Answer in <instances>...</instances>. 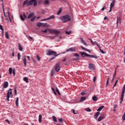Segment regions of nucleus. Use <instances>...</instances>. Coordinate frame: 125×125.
Listing matches in <instances>:
<instances>
[{
	"label": "nucleus",
	"instance_id": "obj_23",
	"mask_svg": "<svg viewBox=\"0 0 125 125\" xmlns=\"http://www.w3.org/2000/svg\"><path fill=\"white\" fill-rule=\"evenodd\" d=\"M5 36L6 39H7L8 40L9 39V33H8V32L7 31L5 33Z\"/></svg>",
	"mask_w": 125,
	"mask_h": 125
},
{
	"label": "nucleus",
	"instance_id": "obj_25",
	"mask_svg": "<svg viewBox=\"0 0 125 125\" xmlns=\"http://www.w3.org/2000/svg\"><path fill=\"white\" fill-rule=\"evenodd\" d=\"M19 49L20 51H22L23 48L22 47V45L21 43H19Z\"/></svg>",
	"mask_w": 125,
	"mask_h": 125
},
{
	"label": "nucleus",
	"instance_id": "obj_46",
	"mask_svg": "<svg viewBox=\"0 0 125 125\" xmlns=\"http://www.w3.org/2000/svg\"><path fill=\"white\" fill-rule=\"evenodd\" d=\"M7 13H8V15L9 16V19L10 20V14L9 13V10H8Z\"/></svg>",
	"mask_w": 125,
	"mask_h": 125
},
{
	"label": "nucleus",
	"instance_id": "obj_43",
	"mask_svg": "<svg viewBox=\"0 0 125 125\" xmlns=\"http://www.w3.org/2000/svg\"><path fill=\"white\" fill-rule=\"evenodd\" d=\"M125 84L124 85V87H123V91H122L123 93H125Z\"/></svg>",
	"mask_w": 125,
	"mask_h": 125
},
{
	"label": "nucleus",
	"instance_id": "obj_5",
	"mask_svg": "<svg viewBox=\"0 0 125 125\" xmlns=\"http://www.w3.org/2000/svg\"><path fill=\"white\" fill-rule=\"evenodd\" d=\"M47 31H49L50 33H53L54 34H57V35H59V34H60V32L57 30H53L51 29H45V30H42L41 32H42V33H46V32H47Z\"/></svg>",
	"mask_w": 125,
	"mask_h": 125
},
{
	"label": "nucleus",
	"instance_id": "obj_27",
	"mask_svg": "<svg viewBox=\"0 0 125 125\" xmlns=\"http://www.w3.org/2000/svg\"><path fill=\"white\" fill-rule=\"evenodd\" d=\"M92 100H93V101H94V102H96V101L98 100V97H96V96H93V97H92Z\"/></svg>",
	"mask_w": 125,
	"mask_h": 125
},
{
	"label": "nucleus",
	"instance_id": "obj_35",
	"mask_svg": "<svg viewBox=\"0 0 125 125\" xmlns=\"http://www.w3.org/2000/svg\"><path fill=\"white\" fill-rule=\"evenodd\" d=\"M56 92L58 94V95L59 96H60L61 95V93H60V91H59V89H58L57 87H56Z\"/></svg>",
	"mask_w": 125,
	"mask_h": 125
},
{
	"label": "nucleus",
	"instance_id": "obj_42",
	"mask_svg": "<svg viewBox=\"0 0 125 125\" xmlns=\"http://www.w3.org/2000/svg\"><path fill=\"white\" fill-rule=\"evenodd\" d=\"M37 0H36L35 1H33V2H34L33 5L34 6H37V4H38V2H37Z\"/></svg>",
	"mask_w": 125,
	"mask_h": 125
},
{
	"label": "nucleus",
	"instance_id": "obj_15",
	"mask_svg": "<svg viewBox=\"0 0 125 125\" xmlns=\"http://www.w3.org/2000/svg\"><path fill=\"white\" fill-rule=\"evenodd\" d=\"M124 94H125V93H123V92L122 93V95H121V100L120 102V104H122L123 102V101L124 98Z\"/></svg>",
	"mask_w": 125,
	"mask_h": 125
},
{
	"label": "nucleus",
	"instance_id": "obj_1",
	"mask_svg": "<svg viewBox=\"0 0 125 125\" xmlns=\"http://www.w3.org/2000/svg\"><path fill=\"white\" fill-rule=\"evenodd\" d=\"M60 19L62 21L63 23H65L67 21H69L71 20L70 16L68 15L62 16L60 18Z\"/></svg>",
	"mask_w": 125,
	"mask_h": 125
},
{
	"label": "nucleus",
	"instance_id": "obj_59",
	"mask_svg": "<svg viewBox=\"0 0 125 125\" xmlns=\"http://www.w3.org/2000/svg\"><path fill=\"white\" fill-rule=\"evenodd\" d=\"M28 37L29 38V39H30V40H33V38H32V37L29 36Z\"/></svg>",
	"mask_w": 125,
	"mask_h": 125
},
{
	"label": "nucleus",
	"instance_id": "obj_60",
	"mask_svg": "<svg viewBox=\"0 0 125 125\" xmlns=\"http://www.w3.org/2000/svg\"><path fill=\"white\" fill-rule=\"evenodd\" d=\"M6 21H9L8 18L7 17L5 18Z\"/></svg>",
	"mask_w": 125,
	"mask_h": 125
},
{
	"label": "nucleus",
	"instance_id": "obj_39",
	"mask_svg": "<svg viewBox=\"0 0 125 125\" xmlns=\"http://www.w3.org/2000/svg\"><path fill=\"white\" fill-rule=\"evenodd\" d=\"M72 111L74 115H77L78 114L77 111H75L74 109H72Z\"/></svg>",
	"mask_w": 125,
	"mask_h": 125
},
{
	"label": "nucleus",
	"instance_id": "obj_19",
	"mask_svg": "<svg viewBox=\"0 0 125 125\" xmlns=\"http://www.w3.org/2000/svg\"><path fill=\"white\" fill-rule=\"evenodd\" d=\"M103 119H104V116H100L99 118H98L97 121L99 122H101Z\"/></svg>",
	"mask_w": 125,
	"mask_h": 125
},
{
	"label": "nucleus",
	"instance_id": "obj_44",
	"mask_svg": "<svg viewBox=\"0 0 125 125\" xmlns=\"http://www.w3.org/2000/svg\"><path fill=\"white\" fill-rule=\"evenodd\" d=\"M65 33L67 34V35H70L71 34V31H66L65 32Z\"/></svg>",
	"mask_w": 125,
	"mask_h": 125
},
{
	"label": "nucleus",
	"instance_id": "obj_58",
	"mask_svg": "<svg viewBox=\"0 0 125 125\" xmlns=\"http://www.w3.org/2000/svg\"><path fill=\"white\" fill-rule=\"evenodd\" d=\"M96 77H95L93 79V82L95 83L96 82Z\"/></svg>",
	"mask_w": 125,
	"mask_h": 125
},
{
	"label": "nucleus",
	"instance_id": "obj_14",
	"mask_svg": "<svg viewBox=\"0 0 125 125\" xmlns=\"http://www.w3.org/2000/svg\"><path fill=\"white\" fill-rule=\"evenodd\" d=\"M91 58H94L95 59H98V57L96 55H89V57Z\"/></svg>",
	"mask_w": 125,
	"mask_h": 125
},
{
	"label": "nucleus",
	"instance_id": "obj_31",
	"mask_svg": "<svg viewBox=\"0 0 125 125\" xmlns=\"http://www.w3.org/2000/svg\"><path fill=\"white\" fill-rule=\"evenodd\" d=\"M85 100H86V98L85 97H82L81 98L80 102V103L83 102Z\"/></svg>",
	"mask_w": 125,
	"mask_h": 125
},
{
	"label": "nucleus",
	"instance_id": "obj_55",
	"mask_svg": "<svg viewBox=\"0 0 125 125\" xmlns=\"http://www.w3.org/2000/svg\"><path fill=\"white\" fill-rule=\"evenodd\" d=\"M100 48V51L102 52V53H103V54H104V52L103 51V50L101 49V47H100V48Z\"/></svg>",
	"mask_w": 125,
	"mask_h": 125
},
{
	"label": "nucleus",
	"instance_id": "obj_57",
	"mask_svg": "<svg viewBox=\"0 0 125 125\" xmlns=\"http://www.w3.org/2000/svg\"><path fill=\"white\" fill-rule=\"evenodd\" d=\"M85 94V93H84V92H81V95L83 96V95H84Z\"/></svg>",
	"mask_w": 125,
	"mask_h": 125
},
{
	"label": "nucleus",
	"instance_id": "obj_38",
	"mask_svg": "<svg viewBox=\"0 0 125 125\" xmlns=\"http://www.w3.org/2000/svg\"><path fill=\"white\" fill-rule=\"evenodd\" d=\"M52 118H53V120L54 122H57V118H56V117L55 116H53Z\"/></svg>",
	"mask_w": 125,
	"mask_h": 125
},
{
	"label": "nucleus",
	"instance_id": "obj_18",
	"mask_svg": "<svg viewBox=\"0 0 125 125\" xmlns=\"http://www.w3.org/2000/svg\"><path fill=\"white\" fill-rule=\"evenodd\" d=\"M12 71H13V75H14V76H15V74H16L15 69H13V70H9V73L10 75H11L12 74Z\"/></svg>",
	"mask_w": 125,
	"mask_h": 125
},
{
	"label": "nucleus",
	"instance_id": "obj_51",
	"mask_svg": "<svg viewBox=\"0 0 125 125\" xmlns=\"http://www.w3.org/2000/svg\"><path fill=\"white\" fill-rule=\"evenodd\" d=\"M59 121L60 122V123H62L63 122V119L62 118H60L59 119Z\"/></svg>",
	"mask_w": 125,
	"mask_h": 125
},
{
	"label": "nucleus",
	"instance_id": "obj_10",
	"mask_svg": "<svg viewBox=\"0 0 125 125\" xmlns=\"http://www.w3.org/2000/svg\"><path fill=\"white\" fill-rule=\"evenodd\" d=\"M68 51H70V52H75V49L74 47L70 48L67 49L66 51H65V52H68Z\"/></svg>",
	"mask_w": 125,
	"mask_h": 125
},
{
	"label": "nucleus",
	"instance_id": "obj_30",
	"mask_svg": "<svg viewBox=\"0 0 125 125\" xmlns=\"http://www.w3.org/2000/svg\"><path fill=\"white\" fill-rule=\"evenodd\" d=\"M92 44H96L98 47H99V48H100V45L98 44V43L97 42H93Z\"/></svg>",
	"mask_w": 125,
	"mask_h": 125
},
{
	"label": "nucleus",
	"instance_id": "obj_16",
	"mask_svg": "<svg viewBox=\"0 0 125 125\" xmlns=\"http://www.w3.org/2000/svg\"><path fill=\"white\" fill-rule=\"evenodd\" d=\"M2 11L3 12V14L5 18H6L7 16L5 15V12H4V6L3 5V3L2 4Z\"/></svg>",
	"mask_w": 125,
	"mask_h": 125
},
{
	"label": "nucleus",
	"instance_id": "obj_9",
	"mask_svg": "<svg viewBox=\"0 0 125 125\" xmlns=\"http://www.w3.org/2000/svg\"><path fill=\"white\" fill-rule=\"evenodd\" d=\"M88 68H89V69H90V70H94L95 65H94V64H93L92 63H89Z\"/></svg>",
	"mask_w": 125,
	"mask_h": 125
},
{
	"label": "nucleus",
	"instance_id": "obj_8",
	"mask_svg": "<svg viewBox=\"0 0 125 125\" xmlns=\"http://www.w3.org/2000/svg\"><path fill=\"white\" fill-rule=\"evenodd\" d=\"M121 17L118 16L117 17V22H116V24H117V25L118 26V24H119V23L121 24Z\"/></svg>",
	"mask_w": 125,
	"mask_h": 125
},
{
	"label": "nucleus",
	"instance_id": "obj_50",
	"mask_svg": "<svg viewBox=\"0 0 125 125\" xmlns=\"http://www.w3.org/2000/svg\"><path fill=\"white\" fill-rule=\"evenodd\" d=\"M74 56H75L76 57H79V55L77 53H74Z\"/></svg>",
	"mask_w": 125,
	"mask_h": 125
},
{
	"label": "nucleus",
	"instance_id": "obj_21",
	"mask_svg": "<svg viewBox=\"0 0 125 125\" xmlns=\"http://www.w3.org/2000/svg\"><path fill=\"white\" fill-rule=\"evenodd\" d=\"M81 48H82V49L83 50H85V51H87L88 52H89V53H90V52H91L90 50H88V49H86V48H84V47H83V46H81Z\"/></svg>",
	"mask_w": 125,
	"mask_h": 125
},
{
	"label": "nucleus",
	"instance_id": "obj_52",
	"mask_svg": "<svg viewBox=\"0 0 125 125\" xmlns=\"http://www.w3.org/2000/svg\"><path fill=\"white\" fill-rule=\"evenodd\" d=\"M0 29L1 30V31L3 30V28H2V25H1V24H0Z\"/></svg>",
	"mask_w": 125,
	"mask_h": 125
},
{
	"label": "nucleus",
	"instance_id": "obj_11",
	"mask_svg": "<svg viewBox=\"0 0 125 125\" xmlns=\"http://www.w3.org/2000/svg\"><path fill=\"white\" fill-rule=\"evenodd\" d=\"M20 18L22 21H25V18H27V16H26V14H23V16L22 15H20Z\"/></svg>",
	"mask_w": 125,
	"mask_h": 125
},
{
	"label": "nucleus",
	"instance_id": "obj_36",
	"mask_svg": "<svg viewBox=\"0 0 125 125\" xmlns=\"http://www.w3.org/2000/svg\"><path fill=\"white\" fill-rule=\"evenodd\" d=\"M18 60H20L21 59V55H20V53L18 54Z\"/></svg>",
	"mask_w": 125,
	"mask_h": 125
},
{
	"label": "nucleus",
	"instance_id": "obj_17",
	"mask_svg": "<svg viewBox=\"0 0 125 125\" xmlns=\"http://www.w3.org/2000/svg\"><path fill=\"white\" fill-rule=\"evenodd\" d=\"M54 18H55L54 15H52L50 17H49L48 18H47L46 19H43V20H42V21H45V20H51V19H54Z\"/></svg>",
	"mask_w": 125,
	"mask_h": 125
},
{
	"label": "nucleus",
	"instance_id": "obj_4",
	"mask_svg": "<svg viewBox=\"0 0 125 125\" xmlns=\"http://www.w3.org/2000/svg\"><path fill=\"white\" fill-rule=\"evenodd\" d=\"M13 95H12V89L10 88L7 92V98L6 99L7 100V101H9V98H10V97H12Z\"/></svg>",
	"mask_w": 125,
	"mask_h": 125
},
{
	"label": "nucleus",
	"instance_id": "obj_63",
	"mask_svg": "<svg viewBox=\"0 0 125 125\" xmlns=\"http://www.w3.org/2000/svg\"><path fill=\"white\" fill-rule=\"evenodd\" d=\"M124 55H125V51H124Z\"/></svg>",
	"mask_w": 125,
	"mask_h": 125
},
{
	"label": "nucleus",
	"instance_id": "obj_32",
	"mask_svg": "<svg viewBox=\"0 0 125 125\" xmlns=\"http://www.w3.org/2000/svg\"><path fill=\"white\" fill-rule=\"evenodd\" d=\"M23 81L26 82V83H29V81L28 80V78L27 77H24L23 78Z\"/></svg>",
	"mask_w": 125,
	"mask_h": 125
},
{
	"label": "nucleus",
	"instance_id": "obj_48",
	"mask_svg": "<svg viewBox=\"0 0 125 125\" xmlns=\"http://www.w3.org/2000/svg\"><path fill=\"white\" fill-rule=\"evenodd\" d=\"M118 83V80H116V82H115V83L114 84V86H113V88L116 86L117 83Z\"/></svg>",
	"mask_w": 125,
	"mask_h": 125
},
{
	"label": "nucleus",
	"instance_id": "obj_26",
	"mask_svg": "<svg viewBox=\"0 0 125 125\" xmlns=\"http://www.w3.org/2000/svg\"><path fill=\"white\" fill-rule=\"evenodd\" d=\"M35 14L33 12H31L29 15L27 17V18L28 19H30L31 18H32V17H33V16H34Z\"/></svg>",
	"mask_w": 125,
	"mask_h": 125
},
{
	"label": "nucleus",
	"instance_id": "obj_29",
	"mask_svg": "<svg viewBox=\"0 0 125 125\" xmlns=\"http://www.w3.org/2000/svg\"><path fill=\"white\" fill-rule=\"evenodd\" d=\"M100 114V112H97L96 114L94 115V118L95 119H96L98 116H99Z\"/></svg>",
	"mask_w": 125,
	"mask_h": 125
},
{
	"label": "nucleus",
	"instance_id": "obj_2",
	"mask_svg": "<svg viewBox=\"0 0 125 125\" xmlns=\"http://www.w3.org/2000/svg\"><path fill=\"white\" fill-rule=\"evenodd\" d=\"M47 55H53V57L52 58H51L50 59V60H53V59H55L57 56H58L59 55V54H57V53L54 51H51V50H49L48 51V52L47 53Z\"/></svg>",
	"mask_w": 125,
	"mask_h": 125
},
{
	"label": "nucleus",
	"instance_id": "obj_45",
	"mask_svg": "<svg viewBox=\"0 0 125 125\" xmlns=\"http://www.w3.org/2000/svg\"><path fill=\"white\" fill-rule=\"evenodd\" d=\"M5 122H7V123H8V125H10V121H9V120H8V119H6Z\"/></svg>",
	"mask_w": 125,
	"mask_h": 125
},
{
	"label": "nucleus",
	"instance_id": "obj_7",
	"mask_svg": "<svg viewBox=\"0 0 125 125\" xmlns=\"http://www.w3.org/2000/svg\"><path fill=\"white\" fill-rule=\"evenodd\" d=\"M80 54H81L82 57L84 58V57H89V54H86V53L83 52H80Z\"/></svg>",
	"mask_w": 125,
	"mask_h": 125
},
{
	"label": "nucleus",
	"instance_id": "obj_47",
	"mask_svg": "<svg viewBox=\"0 0 125 125\" xmlns=\"http://www.w3.org/2000/svg\"><path fill=\"white\" fill-rule=\"evenodd\" d=\"M37 58L38 61H41V57H40V56H37Z\"/></svg>",
	"mask_w": 125,
	"mask_h": 125
},
{
	"label": "nucleus",
	"instance_id": "obj_13",
	"mask_svg": "<svg viewBox=\"0 0 125 125\" xmlns=\"http://www.w3.org/2000/svg\"><path fill=\"white\" fill-rule=\"evenodd\" d=\"M8 87V82L7 81L5 82L4 85H3V88H7Z\"/></svg>",
	"mask_w": 125,
	"mask_h": 125
},
{
	"label": "nucleus",
	"instance_id": "obj_40",
	"mask_svg": "<svg viewBox=\"0 0 125 125\" xmlns=\"http://www.w3.org/2000/svg\"><path fill=\"white\" fill-rule=\"evenodd\" d=\"M49 3V1L48 0H46V1H45L44 2V4H45V5H47V4H48Z\"/></svg>",
	"mask_w": 125,
	"mask_h": 125
},
{
	"label": "nucleus",
	"instance_id": "obj_54",
	"mask_svg": "<svg viewBox=\"0 0 125 125\" xmlns=\"http://www.w3.org/2000/svg\"><path fill=\"white\" fill-rule=\"evenodd\" d=\"M2 31V37H3V36H4V30H1Z\"/></svg>",
	"mask_w": 125,
	"mask_h": 125
},
{
	"label": "nucleus",
	"instance_id": "obj_12",
	"mask_svg": "<svg viewBox=\"0 0 125 125\" xmlns=\"http://www.w3.org/2000/svg\"><path fill=\"white\" fill-rule=\"evenodd\" d=\"M47 25V24L45 23H41V22H39L37 23V26L38 27H41V26H46Z\"/></svg>",
	"mask_w": 125,
	"mask_h": 125
},
{
	"label": "nucleus",
	"instance_id": "obj_22",
	"mask_svg": "<svg viewBox=\"0 0 125 125\" xmlns=\"http://www.w3.org/2000/svg\"><path fill=\"white\" fill-rule=\"evenodd\" d=\"M23 62L24 63V66H26L27 65V59H26V57H24L23 59Z\"/></svg>",
	"mask_w": 125,
	"mask_h": 125
},
{
	"label": "nucleus",
	"instance_id": "obj_20",
	"mask_svg": "<svg viewBox=\"0 0 125 125\" xmlns=\"http://www.w3.org/2000/svg\"><path fill=\"white\" fill-rule=\"evenodd\" d=\"M80 40H81V42H82V43H83V44H84L86 46H87V43L85 41L83 40L82 38H80Z\"/></svg>",
	"mask_w": 125,
	"mask_h": 125
},
{
	"label": "nucleus",
	"instance_id": "obj_53",
	"mask_svg": "<svg viewBox=\"0 0 125 125\" xmlns=\"http://www.w3.org/2000/svg\"><path fill=\"white\" fill-rule=\"evenodd\" d=\"M123 120L125 121V114L122 117Z\"/></svg>",
	"mask_w": 125,
	"mask_h": 125
},
{
	"label": "nucleus",
	"instance_id": "obj_6",
	"mask_svg": "<svg viewBox=\"0 0 125 125\" xmlns=\"http://www.w3.org/2000/svg\"><path fill=\"white\" fill-rule=\"evenodd\" d=\"M60 69H61V67L60 66V63H56L55 66V70L56 72H59Z\"/></svg>",
	"mask_w": 125,
	"mask_h": 125
},
{
	"label": "nucleus",
	"instance_id": "obj_61",
	"mask_svg": "<svg viewBox=\"0 0 125 125\" xmlns=\"http://www.w3.org/2000/svg\"><path fill=\"white\" fill-rule=\"evenodd\" d=\"M105 7H104L102 9V11H104V10H105Z\"/></svg>",
	"mask_w": 125,
	"mask_h": 125
},
{
	"label": "nucleus",
	"instance_id": "obj_3",
	"mask_svg": "<svg viewBox=\"0 0 125 125\" xmlns=\"http://www.w3.org/2000/svg\"><path fill=\"white\" fill-rule=\"evenodd\" d=\"M36 0H30V1H29V0H25L23 2V6H30L31 5H32L33 4V3H34V1H35Z\"/></svg>",
	"mask_w": 125,
	"mask_h": 125
},
{
	"label": "nucleus",
	"instance_id": "obj_56",
	"mask_svg": "<svg viewBox=\"0 0 125 125\" xmlns=\"http://www.w3.org/2000/svg\"><path fill=\"white\" fill-rule=\"evenodd\" d=\"M14 92H15V95H16V87H15V88H14Z\"/></svg>",
	"mask_w": 125,
	"mask_h": 125
},
{
	"label": "nucleus",
	"instance_id": "obj_24",
	"mask_svg": "<svg viewBox=\"0 0 125 125\" xmlns=\"http://www.w3.org/2000/svg\"><path fill=\"white\" fill-rule=\"evenodd\" d=\"M115 2H116V1H115V0H113L112 3H111V4H110V8H113Z\"/></svg>",
	"mask_w": 125,
	"mask_h": 125
},
{
	"label": "nucleus",
	"instance_id": "obj_49",
	"mask_svg": "<svg viewBox=\"0 0 125 125\" xmlns=\"http://www.w3.org/2000/svg\"><path fill=\"white\" fill-rule=\"evenodd\" d=\"M35 19H36V17H35L32 18V19H31L30 21H35Z\"/></svg>",
	"mask_w": 125,
	"mask_h": 125
},
{
	"label": "nucleus",
	"instance_id": "obj_62",
	"mask_svg": "<svg viewBox=\"0 0 125 125\" xmlns=\"http://www.w3.org/2000/svg\"><path fill=\"white\" fill-rule=\"evenodd\" d=\"M109 84V81H107L106 82V86L108 85Z\"/></svg>",
	"mask_w": 125,
	"mask_h": 125
},
{
	"label": "nucleus",
	"instance_id": "obj_41",
	"mask_svg": "<svg viewBox=\"0 0 125 125\" xmlns=\"http://www.w3.org/2000/svg\"><path fill=\"white\" fill-rule=\"evenodd\" d=\"M116 73H117V68H116L115 70V73L113 75V78H115V77L116 76Z\"/></svg>",
	"mask_w": 125,
	"mask_h": 125
},
{
	"label": "nucleus",
	"instance_id": "obj_28",
	"mask_svg": "<svg viewBox=\"0 0 125 125\" xmlns=\"http://www.w3.org/2000/svg\"><path fill=\"white\" fill-rule=\"evenodd\" d=\"M42 115L40 114L39 116V123H42Z\"/></svg>",
	"mask_w": 125,
	"mask_h": 125
},
{
	"label": "nucleus",
	"instance_id": "obj_33",
	"mask_svg": "<svg viewBox=\"0 0 125 125\" xmlns=\"http://www.w3.org/2000/svg\"><path fill=\"white\" fill-rule=\"evenodd\" d=\"M104 108V106H102L100 107L97 109V111H101Z\"/></svg>",
	"mask_w": 125,
	"mask_h": 125
},
{
	"label": "nucleus",
	"instance_id": "obj_37",
	"mask_svg": "<svg viewBox=\"0 0 125 125\" xmlns=\"http://www.w3.org/2000/svg\"><path fill=\"white\" fill-rule=\"evenodd\" d=\"M85 111L89 112L91 111V109L89 108H85Z\"/></svg>",
	"mask_w": 125,
	"mask_h": 125
},
{
	"label": "nucleus",
	"instance_id": "obj_34",
	"mask_svg": "<svg viewBox=\"0 0 125 125\" xmlns=\"http://www.w3.org/2000/svg\"><path fill=\"white\" fill-rule=\"evenodd\" d=\"M62 11V8H60L58 12H57V15H60Z\"/></svg>",
	"mask_w": 125,
	"mask_h": 125
},
{
	"label": "nucleus",
	"instance_id": "obj_64",
	"mask_svg": "<svg viewBox=\"0 0 125 125\" xmlns=\"http://www.w3.org/2000/svg\"><path fill=\"white\" fill-rule=\"evenodd\" d=\"M124 63H125V58H124Z\"/></svg>",
	"mask_w": 125,
	"mask_h": 125
}]
</instances>
